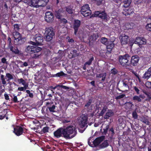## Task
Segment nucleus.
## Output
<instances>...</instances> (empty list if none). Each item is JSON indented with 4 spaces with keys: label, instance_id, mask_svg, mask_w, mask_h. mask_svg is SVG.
<instances>
[{
    "label": "nucleus",
    "instance_id": "nucleus-52",
    "mask_svg": "<svg viewBox=\"0 0 151 151\" xmlns=\"http://www.w3.org/2000/svg\"><path fill=\"white\" fill-rule=\"evenodd\" d=\"M133 88L134 90L137 92V93L138 94H139V89L136 86H134L133 87Z\"/></svg>",
    "mask_w": 151,
    "mask_h": 151
},
{
    "label": "nucleus",
    "instance_id": "nucleus-15",
    "mask_svg": "<svg viewBox=\"0 0 151 151\" xmlns=\"http://www.w3.org/2000/svg\"><path fill=\"white\" fill-rule=\"evenodd\" d=\"M128 36L125 34L121 35L119 38L121 40L122 44L125 45L129 41Z\"/></svg>",
    "mask_w": 151,
    "mask_h": 151
},
{
    "label": "nucleus",
    "instance_id": "nucleus-42",
    "mask_svg": "<svg viewBox=\"0 0 151 151\" xmlns=\"http://www.w3.org/2000/svg\"><path fill=\"white\" fill-rule=\"evenodd\" d=\"M133 100L137 101L138 102H140L141 101V99L138 96H135L133 97Z\"/></svg>",
    "mask_w": 151,
    "mask_h": 151
},
{
    "label": "nucleus",
    "instance_id": "nucleus-16",
    "mask_svg": "<svg viewBox=\"0 0 151 151\" xmlns=\"http://www.w3.org/2000/svg\"><path fill=\"white\" fill-rule=\"evenodd\" d=\"M81 25V21L78 20H75L73 25V28L74 30V34L76 35L77 32L78 28Z\"/></svg>",
    "mask_w": 151,
    "mask_h": 151
},
{
    "label": "nucleus",
    "instance_id": "nucleus-50",
    "mask_svg": "<svg viewBox=\"0 0 151 151\" xmlns=\"http://www.w3.org/2000/svg\"><path fill=\"white\" fill-rule=\"evenodd\" d=\"M123 12H122L123 14L125 15V16H127L130 14V13L129 12V10H127V11H125L124 10Z\"/></svg>",
    "mask_w": 151,
    "mask_h": 151
},
{
    "label": "nucleus",
    "instance_id": "nucleus-57",
    "mask_svg": "<svg viewBox=\"0 0 151 151\" xmlns=\"http://www.w3.org/2000/svg\"><path fill=\"white\" fill-rule=\"evenodd\" d=\"M73 54H74V55L76 56H77L79 55V54L77 53V51L76 50H73Z\"/></svg>",
    "mask_w": 151,
    "mask_h": 151
},
{
    "label": "nucleus",
    "instance_id": "nucleus-31",
    "mask_svg": "<svg viewBox=\"0 0 151 151\" xmlns=\"http://www.w3.org/2000/svg\"><path fill=\"white\" fill-rule=\"evenodd\" d=\"M100 41L102 43L105 45L108 44V43L109 42L108 41V39L105 38V37H102Z\"/></svg>",
    "mask_w": 151,
    "mask_h": 151
},
{
    "label": "nucleus",
    "instance_id": "nucleus-17",
    "mask_svg": "<svg viewBox=\"0 0 151 151\" xmlns=\"http://www.w3.org/2000/svg\"><path fill=\"white\" fill-rule=\"evenodd\" d=\"M139 60V58L137 55L132 56L130 61V64L134 66H136Z\"/></svg>",
    "mask_w": 151,
    "mask_h": 151
},
{
    "label": "nucleus",
    "instance_id": "nucleus-25",
    "mask_svg": "<svg viewBox=\"0 0 151 151\" xmlns=\"http://www.w3.org/2000/svg\"><path fill=\"white\" fill-rule=\"evenodd\" d=\"M24 39H23L21 35L20 36H19V37L17 39V40H19L17 41L16 39H14V42L17 45H20L24 43Z\"/></svg>",
    "mask_w": 151,
    "mask_h": 151
},
{
    "label": "nucleus",
    "instance_id": "nucleus-20",
    "mask_svg": "<svg viewBox=\"0 0 151 151\" xmlns=\"http://www.w3.org/2000/svg\"><path fill=\"white\" fill-rule=\"evenodd\" d=\"M103 142H102L101 143L99 146V148L98 149V150H99L105 148L109 146V144L108 143V140L107 139L104 140Z\"/></svg>",
    "mask_w": 151,
    "mask_h": 151
},
{
    "label": "nucleus",
    "instance_id": "nucleus-55",
    "mask_svg": "<svg viewBox=\"0 0 151 151\" xmlns=\"http://www.w3.org/2000/svg\"><path fill=\"white\" fill-rule=\"evenodd\" d=\"M1 61L3 63H7V62L6 61V59L4 58H3L1 59Z\"/></svg>",
    "mask_w": 151,
    "mask_h": 151
},
{
    "label": "nucleus",
    "instance_id": "nucleus-48",
    "mask_svg": "<svg viewBox=\"0 0 151 151\" xmlns=\"http://www.w3.org/2000/svg\"><path fill=\"white\" fill-rule=\"evenodd\" d=\"M28 87L25 88L24 86L23 87H19L18 88V90L20 91H25L26 89L28 88Z\"/></svg>",
    "mask_w": 151,
    "mask_h": 151
},
{
    "label": "nucleus",
    "instance_id": "nucleus-24",
    "mask_svg": "<svg viewBox=\"0 0 151 151\" xmlns=\"http://www.w3.org/2000/svg\"><path fill=\"white\" fill-rule=\"evenodd\" d=\"M99 37V35L97 33H93L89 37V41L91 42V41H95Z\"/></svg>",
    "mask_w": 151,
    "mask_h": 151
},
{
    "label": "nucleus",
    "instance_id": "nucleus-49",
    "mask_svg": "<svg viewBox=\"0 0 151 151\" xmlns=\"http://www.w3.org/2000/svg\"><path fill=\"white\" fill-rule=\"evenodd\" d=\"M128 29H132L133 27L134 26V24L132 23H129L128 24Z\"/></svg>",
    "mask_w": 151,
    "mask_h": 151
},
{
    "label": "nucleus",
    "instance_id": "nucleus-4",
    "mask_svg": "<svg viewBox=\"0 0 151 151\" xmlns=\"http://www.w3.org/2000/svg\"><path fill=\"white\" fill-rule=\"evenodd\" d=\"M55 138L63 137L66 139H70L76 136L77 133H53Z\"/></svg>",
    "mask_w": 151,
    "mask_h": 151
},
{
    "label": "nucleus",
    "instance_id": "nucleus-36",
    "mask_svg": "<svg viewBox=\"0 0 151 151\" xmlns=\"http://www.w3.org/2000/svg\"><path fill=\"white\" fill-rule=\"evenodd\" d=\"M93 60V57H92V58H90L88 61L86 62L85 63L84 65H90L91 64Z\"/></svg>",
    "mask_w": 151,
    "mask_h": 151
},
{
    "label": "nucleus",
    "instance_id": "nucleus-53",
    "mask_svg": "<svg viewBox=\"0 0 151 151\" xmlns=\"http://www.w3.org/2000/svg\"><path fill=\"white\" fill-rule=\"evenodd\" d=\"M91 103V100H89V101L85 105V107H88L90 106Z\"/></svg>",
    "mask_w": 151,
    "mask_h": 151
},
{
    "label": "nucleus",
    "instance_id": "nucleus-38",
    "mask_svg": "<svg viewBox=\"0 0 151 151\" xmlns=\"http://www.w3.org/2000/svg\"><path fill=\"white\" fill-rule=\"evenodd\" d=\"M118 71L115 68L111 69V74L114 75H115L118 73Z\"/></svg>",
    "mask_w": 151,
    "mask_h": 151
},
{
    "label": "nucleus",
    "instance_id": "nucleus-18",
    "mask_svg": "<svg viewBox=\"0 0 151 151\" xmlns=\"http://www.w3.org/2000/svg\"><path fill=\"white\" fill-rule=\"evenodd\" d=\"M46 105L47 106V108L50 112H55V109L56 106L55 105L53 104V102H46Z\"/></svg>",
    "mask_w": 151,
    "mask_h": 151
},
{
    "label": "nucleus",
    "instance_id": "nucleus-11",
    "mask_svg": "<svg viewBox=\"0 0 151 151\" xmlns=\"http://www.w3.org/2000/svg\"><path fill=\"white\" fill-rule=\"evenodd\" d=\"M45 20L47 22H52L54 20V16L52 13L50 12H46Z\"/></svg>",
    "mask_w": 151,
    "mask_h": 151
},
{
    "label": "nucleus",
    "instance_id": "nucleus-43",
    "mask_svg": "<svg viewBox=\"0 0 151 151\" xmlns=\"http://www.w3.org/2000/svg\"><path fill=\"white\" fill-rule=\"evenodd\" d=\"M126 96L125 94H122L118 96H117L115 97V99L116 100H118L119 99H122Z\"/></svg>",
    "mask_w": 151,
    "mask_h": 151
},
{
    "label": "nucleus",
    "instance_id": "nucleus-6",
    "mask_svg": "<svg viewBox=\"0 0 151 151\" xmlns=\"http://www.w3.org/2000/svg\"><path fill=\"white\" fill-rule=\"evenodd\" d=\"M80 126L81 128H84L83 130L86 128L88 126V118L86 114H83L80 117L78 120Z\"/></svg>",
    "mask_w": 151,
    "mask_h": 151
},
{
    "label": "nucleus",
    "instance_id": "nucleus-3",
    "mask_svg": "<svg viewBox=\"0 0 151 151\" xmlns=\"http://www.w3.org/2000/svg\"><path fill=\"white\" fill-rule=\"evenodd\" d=\"M130 56L128 54H125L123 55H119L118 60L120 64L123 67H129L130 65V62L129 61Z\"/></svg>",
    "mask_w": 151,
    "mask_h": 151
},
{
    "label": "nucleus",
    "instance_id": "nucleus-58",
    "mask_svg": "<svg viewBox=\"0 0 151 151\" xmlns=\"http://www.w3.org/2000/svg\"><path fill=\"white\" fill-rule=\"evenodd\" d=\"M109 128V126L106 125V128L104 129V131L103 132H107L108 131Z\"/></svg>",
    "mask_w": 151,
    "mask_h": 151
},
{
    "label": "nucleus",
    "instance_id": "nucleus-30",
    "mask_svg": "<svg viewBox=\"0 0 151 151\" xmlns=\"http://www.w3.org/2000/svg\"><path fill=\"white\" fill-rule=\"evenodd\" d=\"M13 34L15 39H16L17 41H18L17 40L18 38L19 37V36L21 35L18 32H14L13 33Z\"/></svg>",
    "mask_w": 151,
    "mask_h": 151
},
{
    "label": "nucleus",
    "instance_id": "nucleus-27",
    "mask_svg": "<svg viewBox=\"0 0 151 151\" xmlns=\"http://www.w3.org/2000/svg\"><path fill=\"white\" fill-rule=\"evenodd\" d=\"M18 81L19 83H21L24 86L25 88L28 87V84L22 78L18 79Z\"/></svg>",
    "mask_w": 151,
    "mask_h": 151
},
{
    "label": "nucleus",
    "instance_id": "nucleus-59",
    "mask_svg": "<svg viewBox=\"0 0 151 151\" xmlns=\"http://www.w3.org/2000/svg\"><path fill=\"white\" fill-rule=\"evenodd\" d=\"M96 4L97 5H100L101 2V1H100V0H96Z\"/></svg>",
    "mask_w": 151,
    "mask_h": 151
},
{
    "label": "nucleus",
    "instance_id": "nucleus-62",
    "mask_svg": "<svg viewBox=\"0 0 151 151\" xmlns=\"http://www.w3.org/2000/svg\"><path fill=\"white\" fill-rule=\"evenodd\" d=\"M4 96L6 100H8L9 99V96L7 94L5 93L4 94Z\"/></svg>",
    "mask_w": 151,
    "mask_h": 151
},
{
    "label": "nucleus",
    "instance_id": "nucleus-44",
    "mask_svg": "<svg viewBox=\"0 0 151 151\" xmlns=\"http://www.w3.org/2000/svg\"><path fill=\"white\" fill-rule=\"evenodd\" d=\"M145 86L148 88H151V82L147 81L145 83Z\"/></svg>",
    "mask_w": 151,
    "mask_h": 151
},
{
    "label": "nucleus",
    "instance_id": "nucleus-35",
    "mask_svg": "<svg viewBox=\"0 0 151 151\" xmlns=\"http://www.w3.org/2000/svg\"><path fill=\"white\" fill-rule=\"evenodd\" d=\"M123 85L124 88L126 89L127 90V89H129V86L128 85V82L126 81H123Z\"/></svg>",
    "mask_w": 151,
    "mask_h": 151
},
{
    "label": "nucleus",
    "instance_id": "nucleus-23",
    "mask_svg": "<svg viewBox=\"0 0 151 151\" xmlns=\"http://www.w3.org/2000/svg\"><path fill=\"white\" fill-rule=\"evenodd\" d=\"M106 45L108 51L110 52L114 46V44L113 42L110 41L108 43V44Z\"/></svg>",
    "mask_w": 151,
    "mask_h": 151
},
{
    "label": "nucleus",
    "instance_id": "nucleus-12",
    "mask_svg": "<svg viewBox=\"0 0 151 151\" xmlns=\"http://www.w3.org/2000/svg\"><path fill=\"white\" fill-rule=\"evenodd\" d=\"M134 43L136 44H138L139 46L144 45L146 43V40L144 37H136Z\"/></svg>",
    "mask_w": 151,
    "mask_h": 151
},
{
    "label": "nucleus",
    "instance_id": "nucleus-45",
    "mask_svg": "<svg viewBox=\"0 0 151 151\" xmlns=\"http://www.w3.org/2000/svg\"><path fill=\"white\" fill-rule=\"evenodd\" d=\"M132 116L134 119H137L138 117V115L135 111H134L132 113Z\"/></svg>",
    "mask_w": 151,
    "mask_h": 151
},
{
    "label": "nucleus",
    "instance_id": "nucleus-7",
    "mask_svg": "<svg viewBox=\"0 0 151 151\" xmlns=\"http://www.w3.org/2000/svg\"><path fill=\"white\" fill-rule=\"evenodd\" d=\"M30 6L35 7H37L38 6H45L48 1V0H30Z\"/></svg>",
    "mask_w": 151,
    "mask_h": 151
},
{
    "label": "nucleus",
    "instance_id": "nucleus-54",
    "mask_svg": "<svg viewBox=\"0 0 151 151\" xmlns=\"http://www.w3.org/2000/svg\"><path fill=\"white\" fill-rule=\"evenodd\" d=\"M122 0H113L114 2L120 5L121 4Z\"/></svg>",
    "mask_w": 151,
    "mask_h": 151
},
{
    "label": "nucleus",
    "instance_id": "nucleus-40",
    "mask_svg": "<svg viewBox=\"0 0 151 151\" xmlns=\"http://www.w3.org/2000/svg\"><path fill=\"white\" fill-rule=\"evenodd\" d=\"M1 80L2 84L4 85H6V82L4 78V76L3 75H1Z\"/></svg>",
    "mask_w": 151,
    "mask_h": 151
},
{
    "label": "nucleus",
    "instance_id": "nucleus-29",
    "mask_svg": "<svg viewBox=\"0 0 151 151\" xmlns=\"http://www.w3.org/2000/svg\"><path fill=\"white\" fill-rule=\"evenodd\" d=\"M132 2L131 0H124L123 3H124V6L125 7H127L129 6Z\"/></svg>",
    "mask_w": 151,
    "mask_h": 151
},
{
    "label": "nucleus",
    "instance_id": "nucleus-14",
    "mask_svg": "<svg viewBox=\"0 0 151 151\" xmlns=\"http://www.w3.org/2000/svg\"><path fill=\"white\" fill-rule=\"evenodd\" d=\"M34 39L36 42L37 45H39L42 44V43L43 41V38L41 35L39 34H36L33 37Z\"/></svg>",
    "mask_w": 151,
    "mask_h": 151
},
{
    "label": "nucleus",
    "instance_id": "nucleus-13",
    "mask_svg": "<svg viewBox=\"0 0 151 151\" xmlns=\"http://www.w3.org/2000/svg\"><path fill=\"white\" fill-rule=\"evenodd\" d=\"M9 48L12 52L14 54L20 55L22 54L21 51L16 46H9Z\"/></svg>",
    "mask_w": 151,
    "mask_h": 151
},
{
    "label": "nucleus",
    "instance_id": "nucleus-47",
    "mask_svg": "<svg viewBox=\"0 0 151 151\" xmlns=\"http://www.w3.org/2000/svg\"><path fill=\"white\" fill-rule=\"evenodd\" d=\"M26 92L29 94V96L31 98H33V93H31L30 91L29 90H27Z\"/></svg>",
    "mask_w": 151,
    "mask_h": 151
},
{
    "label": "nucleus",
    "instance_id": "nucleus-46",
    "mask_svg": "<svg viewBox=\"0 0 151 151\" xmlns=\"http://www.w3.org/2000/svg\"><path fill=\"white\" fill-rule=\"evenodd\" d=\"M145 28L148 30L151 31V24H148L146 26Z\"/></svg>",
    "mask_w": 151,
    "mask_h": 151
},
{
    "label": "nucleus",
    "instance_id": "nucleus-34",
    "mask_svg": "<svg viewBox=\"0 0 151 151\" xmlns=\"http://www.w3.org/2000/svg\"><path fill=\"white\" fill-rule=\"evenodd\" d=\"M6 76L8 78L7 80V81H9L11 79H13L14 78L12 75L9 73H6Z\"/></svg>",
    "mask_w": 151,
    "mask_h": 151
},
{
    "label": "nucleus",
    "instance_id": "nucleus-2",
    "mask_svg": "<svg viewBox=\"0 0 151 151\" xmlns=\"http://www.w3.org/2000/svg\"><path fill=\"white\" fill-rule=\"evenodd\" d=\"M92 138V137H91L88 139V144L90 147H98L99 149V146L101 143L105 140V136L104 135H102L97 137L93 140L92 143L90 142L91 139Z\"/></svg>",
    "mask_w": 151,
    "mask_h": 151
},
{
    "label": "nucleus",
    "instance_id": "nucleus-37",
    "mask_svg": "<svg viewBox=\"0 0 151 151\" xmlns=\"http://www.w3.org/2000/svg\"><path fill=\"white\" fill-rule=\"evenodd\" d=\"M67 74L64 73L63 71H61L60 72L57 73L55 75V76L57 77H60L62 76H65Z\"/></svg>",
    "mask_w": 151,
    "mask_h": 151
},
{
    "label": "nucleus",
    "instance_id": "nucleus-5",
    "mask_svg": "<svg viewBox=\"0 0 151 151\" xmlns=\"http://www.w3.org/2000/svg\"><path fill=\"white\" fill-rule=\"evenodd\" d=\"M45 38L47 41L52 40L55 35L53 28L52 27H47L45 29Z\"/></svg>",
    "mask_w": 151,
    "mask_h": 151
},
{
    "label": "nucleus",
    "instance_id": "nucleus-60",
    "mask_svg": "<svg viewBox=\"0 0 151 151\" xmlns=\"http://www.w3.org/2000/svg\"><path fill=\"white\" fill-rule=\"evenodd\" d=\"M13 101L14 102L16 103L18 102L16 96H14L13 98Z\"/></svg>",
    "mask_w": 151,
    "mask_h": 151
},
{
    "label": "nucleus",
    "instance_id": "nucleus-39",
    "mask_svg": "<svg viewBox=\"0 0 151 151\" xmlns=\"http://www.w3.org/2000/svg\"><path fill=\"white\" fill-rule=\"evenodd\" d=\"M107 108L106 107H104L102 109L99 114V115L101 116H103L105 112L106 111Z\"/></svg>",
    "mask_w": 151,
    "mask_h": 151
},
{
    "label": "nucleus",
    "instance_id": "nucleus-51",
    "mask_svg": "<svg viewBox=\"0 0 151 151\" xmlns=\"http://www.w3.org/2000/svg\"><path fill=\"white\" fill-rule=\"evenodd\" d=\"M118 121L119 124H122L124 122L123 118L122 117H119Z\"/></svg>",
    "mask_w": 151,
    "mask_h": 151
},
{
    "label": "nucleus",
    "instance_id": "nucleus-28",
    "mask_svg": "<svg viewBox=\"0 0 151 151\" xmlns=\"http://www.w3.org/2000/svg\"><path fill=\"white\" fill-rule=\"evenodd\" d=\"M106 76V73H104L97 74L96 76L97 78H102L101 81H103L105 80Z\"/></svg>",
    "mask_w": 151,
    "mask_h": 151
},
{
    "label": "nucleus",
    "instance_id": "nucleus-1",
    "mask_svg": "<svg viewBox=\"0 0 151 151\" xmlns=\"http://www.w3.org/2000/svg\"><path fill=\"white\" fill-rule=\"evenodd\" d=\"M41 49V48L39 47L28 46L26 48L25 51L28 53H34L32 58H36L41 55V53H40V52Z\"/></svg>",
    "mask_w": 151,
    "mask_h": 151
},
{
    "label": "nucleus",
    "instance_id": "nucleus-63",
    "mask_svg": "<svg viewBox=\"0 0 151 151\" xmlns=\"http://www.w3.org/2000/svg\"><path fill=\"white\" fill-rule=\"evenodd\" d=\"M30 0H23V2L25 3L29 4L30 5Z\"/></svg>",
    "mask_w": 151,
    "mask_h": 151
},
{
    "label": "nucleus",
    "instance_id": "nucleus-56",
    "mask_svg": "<svg viewBox=\"0 0 151 151\" xmlns=\"http://www.w3.org/2000/svg\"><path fill=\"white\" fill-rule=\"evenodd\" d=\"M49 128L48 127H45L43 129V132H48Z\"/></svg>",
    "mask_w": 151,
    "mask_h": 151
},
{
    "label": "nucleus",
    "instance_id": "nucleus-61",
    "mask_svg": "<svg viewBox=\"0 0 151 151\" xmlns=\"http://www.w3.org/2000/svg\"><path fill=\"white\" fill-rule=\"evenodd\" d=\"M94 113H92L91 114H87V117H93L94 116Z\"/></svg>",
    "mask_w": 151,
    "mask_h": 151
},
{
    "label": "nucleus",
    "instance_id": "nucleus-19",
    "mask_svg": "<svg viewBox=\"0 0 151 151\" xmlns=\"http://www.w3.org/2000/svg\"><path fill=\"white\" fill-rule=\"evenodd\" d=\"M151 77V66L144 74L142 78L144 79H148Z\"/></svg>",
    "mask_w": 151,
    "mask_h": 151
},
{
    "label": "nucleus",
    "instance_id": "nucleus-9",
    "mask_svg": "<svg viewBox=\"0 0 151 151\" xmlns=\"http://www.w3.org/2000/svg\"><path fill=\"white\" fill-rule=\"evenodd\" d=\"M76 128L73 126L71 125L67 127L65 129L60 128L54 132H76Z\"/></svg>",
    "mask_w": 151,
    "mask_h": 151
},
{
    "label": "nucleus",
    "instance_id": "nucleus-8",
    "mask_svg": "<svg viewBox=\"0 0 151 151\" xmlns=\"http://www.w3.org/2000/svg\"><path fill=\"white\" fill-rule=\"evenodd\" d=\"M81 13L84 17H86L90 15L91 13L88 4H86L82 6L81 11Z\"/></svg>",
    "mask_w": 151,
    "mask_h": 151
},
{
    "label": "nucleus",
    "instance_id": "nucleus-41",
    "mask_svg": "<svg viewBox=\"0 0 151 151\" xmlns=\"http://www.w3.org/2000/svg\"><path fill=\"white\" fill-rule=\"evenodd\" d=\"M14 27L15 32H17L19 29V25L18 24H14Z\"/></svg>",
    "mask_w": 151,
    "mask_h": 151
},
{
    "label": "nucleus",
    "instance_id": "nucleus-22",
    "mask_svg": "<svg viewBox=\"0 0 151 151\" xmlns=\"http://www.w3.org/2000/svg\"><path fill=\"white\" fill-rule=\"evenodd\" d=\"M64 14L63 11L62 9H59L56 11L55 16L58 19H61Z\"/></svg>",
    "mask_w": 151,
    "mask_h": 151
},
{
    "label": "nucleus",
    "instance_id": "nucleus-32",
    "mask_svg": "<svg viewBox=\"0 0 151 151\" xmlns=\"http://www.w3.org/2000/svg\"><path fill=\"white\" fill-rule=\"evenodd\" d=\"M125 108L127 109H131L133 105V104L132 102H126L124 104Z\"/></svg>",
    "mask_w": 151,
    "mask_h": 151
},
{
    "label": "nucleus",
    "instance_id": "nucleus-21",
    "mask_svg": "<svg viewBox=\"0 0 151 151\" xmlns=\"http://www.w3.org/2000/svg\"><path fill=\"white\" fill-rule=\"evenodd\" d=\"M114 115V113L111 110H108L104 116V118L105 119H109L110 117L113 116Z\"/></svg>",
    "mask_w": 151,
    "mask_h": 151
},
{
    "label": "nucleus",
    "instance_id": "nucleus-33",
    "mask_svg": "<svg viewBox=\"0 0 151 151\" xmlns=\"http://www.w3.org/2000/svg\"><path fill=\"white\" fill-rule=\"evenodd\" d=\"M66 11L69 14H72L73 13V10L70 6H67L65 8Z\"/></svg>",
    "mask_w": 151,
    "mask_h": 151
},
{
    "label": "nucleus",
    "instance_id": "nucleus-26",
    "mask_svg": "<svg viewBox=\"0 0 151 151\" xmlns=\"http://www.w3.org/2000/svg\"><path fill=\"white\" fill-rule=\"evenodd\" d=\"M14 128L13 132H22L23 131H24L23 128L19 126H16Z\"/></svg>",
    "mask_w": 151,
    "mask_h": 151
},
{
    "label": "nucleus",
    "instance_id": "nucleus-10",
    "mask_svg": "<svg viewBox=\"0 0 151 151\" xmlns=\"http://www.w3.org/2000/svg\"><path fill=\"white\" fill-rule=\"evenodd\" d=\"M92 17H97L102 19L106 20L107 15L104 11H97L95 12L94 14L92 15Z\"/></svg>",
    "mask_w": 151,
    "mask_h": 151
},
{
    "label": "nucleus",
    "instance_id": "nucleus-64",
    "mask_svg": "<svg viewBox=\"0 0 151 151\" xmlns=\"http://www.w3.org/2000/svg\"><path fill=\"white\" fill-rule=\"evenodd\" d=\"M143 122L145 124H147V125L149 124V122L148 121L147 119H145L144 120H143Z\"/></svg>",
    "mask_w": 151,
    "mask_h": 151
}]
</instances>
